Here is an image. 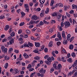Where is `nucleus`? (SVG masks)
<instances>
[{"label": "nucleus", "instance_id": "0e129e2a", "mask_svg": "<svg viewBox=\"0 0 77 77\" xmlns=\"http://www.w3.org/2000/svg\"><path fill=\"white\" fill-rule=\"evenodd\" d=\"M6 41H7V39L6 38L4 39L2 41V42H6Z\"/></svg>", "mask_w": 77, "mask_h": 77}, {"label": "nucleus", "instance_id": "37998d69", "mask_svg": "<svg viewBox=\"0 0 77 77\" xmlns=\"http://www.w3.org/2000/svg\"><path fill=\"white\" fill-rule=\"evenodd\" d=\"M58 28L60 31H62L63 30V29L61 26H59Z\"/></svg>", "mask_w": 77, "mask_h": 77}, {"label": "nucleus", "instance_id": "1a4fd4ad", "mask_svg": "<svg viewBox=\"0 0 77 77\" xmlns=\"http://www.w3.org/2000/svg\"><path fill=\"white\" fill-rule=\"evenodd\" d=\"M62 37L63 38H65V32L64 31L62 32Z\"/></svg>", "mask_w": 77, "mask_h": 77}, {"label": "nucleus", "instance_id": "4be33fe9", "mask_svg": "<svg viewBox=\"0 0 77 77\" xmlns=\"http://www.w3.org/2000/svg\"><path fill=\"white\" fill-rule=\"evenodd\" d=\"M68 43V42H67V40H64L63 41V43L64 45H66V44H67Z\"/></svg>", "mask_w": 77, "mask_h": 77}, {"label": "nucleus", "instance_id": "a878e982", "mask_svg": "<svg viewBox=\"0 0 77 77\" xmlns=\"http://www.w3.org/2000/svg\"><path fill=\"white\" fill-rule=\"evenodd\" d=\"M8 67V63H7L5 64V66H4V68H5V69H7Z\"/></svg>", "mask_w": 77, "mask_h": 77}, {"label": "nucleus", "instance_id": "bb28decb", "mask_svg": "<svg viewBox=\"0 0 77 77\" xmlns=\"http://www.w3.org/2000/svg\"><path fill=\"white\" fill-rule=\"evenodd\" d=\"M62 14H59L57 16V19H60V17H62Z\"/></svg>", "mask_w": 77, "mask_h": 77}, {"label": "nucleus", "instance_id": "774afa93", "mask_svg": "<svg viewBox=\"0 0 77 77\" xmlns=\"http://www.w3.org/2000/svg\"><path fill=\"white\" fill-rule=\"evenodd\" d=\"M74 76L77 77V72H75L74 73Z\"/></svg>", "mask_w": 77, "mask_h": 77}, {"label": "nucleus", "instance_id": "e433bc0d", "mask_svg": "<svg viewBox=\"0 0 77 77\" xmlns=\"http://www.w3.org/2000/svg\"><path fill=\"white\" fill-rule=\"evenodd\" d=\"M26 33H27V34H30V31L28 29H26Z\"/></svg>", "mask_w": 77, "mask_h": 77}, {"label": "nucleus", "instance_id": "7ed1b4c3", "mask_svg": "<svg viewBox=\"0 0 77 77\" xmlns=\"http://www.w3.org/2000/svg\"><path fill=\"white\" fill-rule=\"evenodd\" d=\"M39 18L38 17L35 15H33L32 17V20H33L34 21H36L37 20H38Z\"/></svg>", "mask_w": 77, "mask_h": 77}, {"label": "nucleus", "instance_id": "72a5a7b5", "mask_svg": "<svg viewBox=\"0 0 77 77\" xmlns=\"http://www.w3.org/2000/svg\"><path fill=\"white\" fill-rule=\"evenodd\" d=\"M12 51H13V48H9L8 52L9 53H11Z\"/></svg>", "mask_w": 77, "mask_h": 77}, {"label": "nucleus", "instance_id": "f704fd0d", "mask_svg": "<svg viewBox=\"0 0 77 77\" xmlns=\"http://www.w3.org/2000/svg\"><path fill=\"white\" fill-rule=\"evenodd\" d=\"M54 71V68H53V67H52L50 69V72H53V71Z\"/></svg>", "mask_w": 77, "mask_h": 77}, {"label": "nucleus", "instance_id": "2eb2a0df", "mask_svg": "<svg viewBox=\"0 0 77 77\" xmlns=\"http://www.w3.org/2000/svg\"><path fill=\"white\" fill-rule=\"evenodd\" d=\"M9 26L8 25H6L5 26V27L4 29L5 30H8V29H9Z\"/></svg>", "mask_w": 77, "mask_h": 77}, {"label": "nucleus", "instance_id": "473e14b6", "mask_svg": "<svg viewBox=\"0 0 77 77\" xmlns=\"http://www.w3.org/2000/svg\"><path fill=\"white\" fill-rule=\"evenodd\" d=\"M71 56L73 57H75V54L74 52H73L72 53Z\"/></svg>", "mask_w": 77, "mask_h": 77}, {"label": "nucleus", "instance_id": "cd10ccee", "mask_svg": "<svg viewBox=\"0 0 77 77\" xmlns=\"http://www.w3.org/2000/svg\"><path fill=\"white\" fill-rule=\"evenodd\" d=\"M21 14L22 18L24 17L26 15V14H25L24 12H21Z\"/></svg>", "mask_w": 77, "mask_h": 77}, {"label": "nucleus", "instance_id": "4c0bfd02", "mask_svg": "<svg viewBox=\"0 0 77 77\" xmlns=\"http://www.w3.org/2000/svg\"><path fill=\"white\" fill-rule=\"evenodd\" d=\"M74 37H72L70 39H69L70 42H72V41H73V39H74Z\"/></svg>", "mask_w": 77, "mask_h": 77}, {"label": "nucleus", "instance_id": "a18cd8bd", "mask_svg": "<svg viewBox=\"0 0 77 77\" xmlns=\"http://www.w3.org/2000/svg\"><path fill=\"white\" fill-rule=\"evenodd\" d=\"M28 4H24V7L25 8H28L29 7H28Z\"/></svg>", "mask_w": 77, "mask_h": 77}, {"label": "nucleus", "instance_id": "b1692460", "mask_svg": "<svg viewBox=\"0 0 77 77\" xmlns=\"http://www.w3.org/2000/svg\"><path fill=\"white\" fill-rule=\"evenodd\" d=\"M74 48V46H73V45H70L69 46V49L70 50H72L73 48Z\"/></svg>", "mask_w": 77, "mask_h": 77}, {"label": "nucleus", "instance_id": "393cba45", "mask_svg": "<svg viewBox=\"0 0 77 77\" xmlns=\"http://www.w3.org/2000/svg\"><path fill=\"white\" fill-rule=\"evenodd\" d=\"M35 23V21L31 20L30 21L29 23V24H28V25H30V24H33Z\"/></svg>", "mask_w": 77, "mask_h": 77}, {"label": "nucleus", "instance_id": "f03ea898", "mask_svg": "<svg viewBox=\"0 0 77 77\" xmlns=\"http://www.w3.org/2000/svg\"><path fill=\"white\" fill-rule=\"evenodd\" d=\"M64 25L65 26V27H66V28H68V27H70L71 26V24L69 21H66L64 22Z\"/></svg>", "mask_w": 77, "mask_h": 77}, {"label": "nucleus", "instance_id": "603ef678", "mask_svg": "<svg viewBox=\"0 0 77 77\" xmlns=\"http://www.w3.org/2000/svg\"><path fill=\"white\" fill-rule=\"evenodd\" d=\"M7 39H8V40H11L12 38V37L11 36H9L8 37Z\"/></svg>", "mask_w": 77, "mask_h": 77}, {"label": "nucleus", "instance_id": "09e8293b", "mask_svg": "<svg viewBox=\"0 0 77 77\" xmlns=\"http://www.w3.org/2000/svg\"><path fill=\"white\" fill-rule=\"evenodd\" d=\"M59 7H63V4L60 3L58 4Z\"/></svg>", "mask_w": 77, "mask_h": 77}, {"label": "nucleus", "instance_id": "5701e85b", "mask_svg": "<svg viewBox=\"0 0 77 77\" xmlns=\"http://www.w3.org/2000/svg\"><path fill=\"white\" fill-rule=\"evenodd\" d=\"M67 61L69 62L70 63H72V58H70L67 60Z\"/></svg>", "mask_w": 77, "mask_h": 77}, {"label": "nucleus", "instance_id": "f257e3e1", "mask_svg": "<svg viewBox=\"0 0 77 77\" xmlns=\"http://www.w3.org/2000/svg\"><path fill=\"white\" fill-rule=\"evenodd\" d=\"M48 61L46 60L45 61V63L47 64L48 65H50L51 64V57H49L47 59Z\"/></svg>", "mask_w": 77, "mask_h": 77}, {"label": "nucleus", "instance_id": "5fc2aeb1", "mask_svg": "<svg viewBox=\"0 0 77 77\" xmlns=\"http://www.w3.org/2000/svg\"><path fill=\"white\" fill-rule=\"evenodd\" d=\"M24 47H29V45H27V44H25L24 45Z\"/></svg>", "mask_w": 77, "mask_h": 77}, {"label": "nucleus", "instance_id": "4d7b16f0", "mask_svg": "<svg viewBox=\"0 0 77 77\" xmlns=\"http://www.w3.org/2000/svg\"><path fill=\"white\" fill-rule=\"evenodd\" d=\"M36 11H37V12H39L40 11H41V8H38L36 9Z\"/></svg>", "mask_w": 77, "mask_h": 77}, {"label": "nucleus", "instance_id": "4468645a", "mask_svg": "<svg viewBox=\"0 0 77 77\" xmlns=\"http://www.w3.org/2000/svg\"><path fill=\"white\" fill-rule=\"evenodd\" d=\"M13 71L15 74H17V73H18V72H19L18 70V69H14L13 70Z\"/></svg>", "mask_w": 77, "mask_h": 77}, {"label": "nucleus", "instance_id": "c756f323", "mask_svg": "<svg viewBox=\"0 0 77 77\" xmlns=\"http://www.w3.org/2000/svg\"><path fill=\"white\" fill-rule=\"evenodd\" d=\"M40 2L41 4H44L45 2V0H40Z\"/></svg>", "mask_w": 77, "mask_h": 77}, {"label": "nucleus", "instance_id": "de8ad7c7", "mask_svg": "<svg viewBox=\"0 0 77 77\" xmlns=\"http://www.w3.org/2000/svg\"><path fill=\"white\" fill-rule=\"evenodd\" d=\"M50 32L51 33H52L53 32V28H51L49 29V30Z\"/></svg>", "mask_w": 77, "mask_h": 77}, {"label": "nucleus", "instance_id": "a19ab883", "mask_svg": "<svg viewBox=\"0 0 77 77\" xmlns=\"http://www.w3.org/2000/svg\"><path fill=\"white\" fill-rule=\"evenodd\" d=\"M34 26L33 25H31L29 26V29H32Z\"/></svg>", "mask_w": 77, "mask_h": 77}, {"label": "nucleus", "instance_id": "dca6fc26", "mask_svg": "<svg viewBox=\"0 0 77 77\" xmlns=\"http://www.w3.org/2000/svg\"><path fill=\"white\" fill-rule=\"evenodd\" d=\"M61 60L63 62H65L66 60V58L65 57H62Z\"/></svg>", "mask_w": 77, "mask_h": 77}, {"label": "nucleus", "instance_id": "6ab92c4d", "mask_svg": "<svg viewBox=\"0 0 77 77\" xmlns=\"http://www.w3.org/2000/svg\"><path fill=\"white\" fill-rule=\"evenodd\" d=\"M70 38H71V35H70L69 34H68L67 36V41H69V39Z\"/></svg>", "mask_w": 77, "mask_h": 77}, {"label": "nucleus", "instance_id": "ddd939ff", "mask_svg": "<svg viewBox=\"0 0 77 77\" xmlns=\"http://www.w3.org/2000/svg\"><path fill=\"white\" fill-rule=\"evenodd\" d=\"M34 59L35 60H40V59H41V58L39 56H36L34 57Z\"/></svg>", "mask_w": 77, "mask_h": 77}, {"label": "nucleus", "instance_id": "9d476101", "mask_svg": "<svg viewBox=\"0 0 77 77\" xmlns=\"http://www.w3.org/2000/svg\"><path fill=\"white\" fill-rule=\"evenodd\" d=\"M62 68V65L61 64H59L57 66V69H61Z\"/></svg>", "mask_w": 77, "mask_h": 77}, {"label": "nucleus", "instance_id": "052dcab7", "mask_svg": "<svg viewBox=\"0 0 77 77\" xmlns=\"http://www.w3.org/2000/svg\"><path fill=\"white\" fill-rule=\"evenodd\" d=\"M37 29V27H35L34 28H33L32 30V32H35L36 30Z\"/></svg>", "mask_w": 77, "mask_h": 77}, {"label": "nucleus", "instance_id": "c03bdc74", "mask_svg": "<svg viewBox=\"0 0 77 77\" xmlns=\"http://www.w3.org/2000/svg\"><path fill=\"white\" fill-rule=\"evenodd\" d=\"M57 13H54L53 14L52 16V17H54V16H57Z\"/></svg>", "mask_w": 77, "mask_h": 77}, {"label": "nucleus", "instance_id": "6e6d98bb", "mask_svg": "<svg viewBox=\"0 0 77 77\" xmlns=\"http://www.w3.org/2000/svg\"><path fill=\"white\" fill-rule=\"evenodd\" d=\"M4 18H5V16H0V19H3Z\"/></svg>", "mask_w": 77, "mask_h": 77}, {"label": "nucleus", "instance_id": "39448f33", "mask_svg": "<svg viewBox=\"0 0 77 77\" xmlns=\"http://www.w3.org/2000/svg\"><path fill=\"white\" fill-rule=\"evenodd\" d=\"M45 71L46 70H44L43 68H42L39 71V72L40 73H42V74H45Z\"/></svg>", "mask_w": 77, "mask_h": 77}, {"label": "nucleus", "instance_id": "58836bf2", "mask_svg": "<svg viewBox=\"0 0 77 77\" xmlns=\"http://www.w3.org/2000/svg\"><path fill=\"white\" fill-rule=\"evenodd\" d=\"M10 35L12 37L14 36H15V32H13L11 33V34Z\"/></svg>", "mask_w": 77, "mask_h": 77}, {"label": "nucleus", "instance_id": "bf43d9fd", "mask_svg": "<svg viewBox=\"0 0 77 77\" xmlns=\"http://www.w3.org/2000/svg\"><path fill=\"white\" fill-rule=\"evenodd\" d=\"M62 53H66V51L64 49V48H63L62 49Z\"/></svg>", "mask_w": 77, "mask_h": 77}, {"label": "nucleus", "instance_id": "c85d7f7f", "mask_svg": "<svg viewBox=\"0 0 77 77\" xmlns=\"http://www.w3.org/2000/svg\"><path fill=\"white\" fill-rule=\"evenodd\" d=\"M43 22L45 24H49V22H47L45 20H43Z\"/></svg>", "mask_w": 77, "mask_h": 77}, {"label": "nucleus", "instance_id": "aec40b11", "mask_svg": "<svg viewBox=\"0 0 77 77\" xmlns=\"http://www.w3.org/2000/svg\"><path fill=\"white\" fill-rule=\"evenodd\" d=\"M5 54H6L8 53V49L6 48H5V49L3 51Z\"/></svg>", "mask_w": 77, "mask_h": 77}, {"label": "nucleus", "instance_id": "3c124183", "mask_svg": "<svg viewBox=\"0 0 77 77\" xmlns=\"http://www.w3.org/2000/svg\"><path fill=\"white\" fill-rule=\"evenodd\" d=\"M72 22L73 25L74 24H75V23H76V21H75V20L74 19H73Z\"/></svg>", "mask_w": 77, "mask_h": 77}, {"label": "nucleus", "instance_id": "412c9836", "mask_svg": "<svg viewBox=\"0 0 77 77\" xmlns=\"http://www.w3.org/2000/svg\"><path fill=\"white\" fill-rule=\"evenodd\" d=\"M72 9H75V8H77V6L73 4L72 5Z\"/></svg>", "mask_w": 77, "mask_h": 77}, {"label": "nucleus", "instance_id": "7c9ffc66", "mask_svg": "<svg viewBox=\"0 0 77 77\" xmlns=\"http://www.w3.org/2000/svg\"><path fill=\"white\" fill-rule=\"evenodd\" d=\"M28 45H29L30 47H33V44L32 43H30V42H29L28 43Z\"/></svg>", "mask_w": 77, "mask_h": 77}, {"label": "nucleus", "instance_id": "0eeeda50", "mask_svg": "<svg viewBox=\"0 0 77 77\" xmlns=\"http://www.w3.org/2000/svg\"><path fill=\"white\" fill-rule=\"evenodd\" d=\"M57 37H58V38L60 40H61L62 39V38H61V35H60V32H58L57 34Z\"/></svg>", "mask_w": 77, "mask_h": 77}, {"label": "nucleus", "instance_id": "8fccbe9b", "mask_svg": "<svg viewBox=\"0 0 77 77\" xmlns=\"http://www.w3.org/2000/svg\"><path fill=\"white\" fill-rule=\"evenodd\" d=\"M8 32L9 33H12V32H13V30H12V29L11 28L10 29Z\"/></svg>", "mask_w": 77, "mask_h": 77}, {"label": "nucleus", "instance_id": "864d4df0", "mask_svg": "<svg viewBox=\"0 0 77 77\" xmlns=\"http://www.w3.org/2000/svg\"><path fill=\"white\" fill-rule=\"evenodd\" d=\"M33 70H34V69H33V68H31L29 69V71H33Z\"/></svg>", "mask_w": 77, "mask_h": 77}, {"label": "nucleus", "instance_id": "f3484780", "mask_svg": "<svg viewBox=\"0 0 77 77\" xmlns=\"http://www.w3.org/2000/svg\"><path fill=\"white\" fill-rule=\"evenodd\" d=\"M57 65H56V63H54L53 64V67L55 69H57Z\"/></svg>", "mask_w": 77, "mask_h": 77}, {"label": "nucleus", "instance_id": "6e6552de", "mask_svg": "<svg viewBox=\"0 0 77 77\" xmlns=\"http://www.w3.org/2000/svg\"><path fill=\"white\" fill-rule=\"evenodd\" d=\"M35 45L36 47H40V43L39 42H35Z\"/></svg>", "mask_w": 77, "mask_h": 77}, {"label": "nucleus", "instance_id": "e2e57ef3", "mask_svg": "<svg viewBox=\"0 0 77 77\" xmlns=\"http://www.w3.org/2000/svg\"><path fill=\"white\" fill-rule=\"evenodd\" d=\"M35 72H33L32 73V74L30 75V77H32L34 75H35Z\"/></svg>", "mask_w": 77, "mask_h": 77}, {"label": "nucleus", "instance_id": "680f3d73", "mask_svg": "<svg viewBox=\"0 0 77 77\" xmlns=\"http://www.w3.org/2000/svg\"><path fill=\"white\" fill-rule=\"evenodd\" d=\"M61 27H63L64 26V23H63V22H62L61 23Z\"/></svg>", "mask_w": 77, "mask_h": 77}, {"label": "nucleus", "instance_id": "f8f14e48", "mask_svg": "<svg viewBox=\"0 0 77 77\" xmlns=\"http://www.w3.org/2000/svg\"><path fill=\"white\" fill-rule=\"evenodd\" d=\"M9 42L10 43V45H12L13 43H14V39L12 38L10 41H9Z\"/></svg>", "mask_w": 77, "mask_h": 77}, {"label": "nucleus", "instance_id": "a211bd4d", "mask_svg": "<svg viewBox=\"0 0 77 77\" xmlns=\"http://www.w3.org/2000/svg\"><path fill=\"white\" fill-rule=\"evenodd\" d=\"M33 52L35 53H39V50L38 49L34 50H33Z\"/></svg>", "mask_w": 77, "mask_h": 77}, {"label": "nucleus", "instance_id": "69168bd1", "mask_svg": "<svg viewBox=\"0 0 77 77\" xmlns=\"http://www.w3.org/2000/svg\"><path fill=\"white\" fill-rule=\"evenodd\" d=\"M51 23H56V21L54 20H52L51 21Z\"/></svg>", "mask_w": 77, "mask_h": 77}, {"label": "nucleus", "instance_id": "c9c22d12", "mask_svg": "<svg viewBox=\"0 0 77 77\" xmlns=\"http://www.w3.org/2000/svg\"><path fill=\"white\" fill-rule=\"evenodd\" d=\"M49 12V8H47L46 9V10L45 11V14H48Z\"/></svg>", "mask_w": 77, "mask_h": 77}, {"label": "nucleus", "instance_id": "ea45409f", "mask_svg": "<svg viewBox=\"0 0 77 77\" xmlns=\"http://www.w3.org/2000/svg\"><path fill=\"white\" fill-rule=\"evenodd\" d=\"M23 32V31L21 29H20L18 30V33L19 34H21Z\"/></svg>", "mask_w": 77, "mask_h": 77}, {"label": "nucleus", "instance_id": "338daca9", "mask_svg": "<svg viewBox=\"0 0 77 77\" xmlns=\"http://www.w3.org/2000/svg\"><path fill=\"white\" fill-rule=\"evenodd\" d=\"M69 13L70 14H74V10H71L69 12Z\"/></svg>", "mask_w": 77, "mask_h": 77}, {"label": "nucleus", "instance_id": "49530a36", "mask_svg": "<svg viewBox=\"0 0 77 77\" xmlns=\"http://www.w3.org/2000/svg\"><path fill=\"white\" fill-rule=\"evenodd\" d=\"M64 8L65 11H66L67 9H68V8H69V7H66V6H64Z\"/></svg>", "mask_w": 77, "mask_h": 77}, {"label": "nucleus", "instance_id": "2f4dec72", "mask_svg": "<svg viewBox=\"0 0 77 77\" xmlns=\"http://www.w3.org/2000/svg\"><path fill=\"white\" fill-rule=\"evenodd\" d=\"M1 49L2 50V52H3V51L5 49V47L4 46H2L1 47Z\"/></svg>", "mask_w": 77, "mask_h": 77}, {"label": "nucleus", "instance_id": "13d9d810", "mask_svg": "<svg viewBox=\"0 0 77 77\" xmlns=\"http://www.w3.org/2000/svg\"><path fill=\"white\" fill-rule=\"evenodd\" d=\"M24 24V22H22L20 24V26H22Z\"/></svg>", "mask_w": 77, "mask_h": 77}, {"label": "nucleus", "instance_id": "79ce46f5", "mask_svg": "<svg viewBox=\"0 0 77 77\" xmlns=\"http://www.w3.org/2000/svg\"><path fill=\"white\" fill-rule=\"evenodd\" d=\"M57 45L58 46L60 45H61V42H58L57 43Z\"/></svg>", "mask_w": 77, "mask_h": 77}, {"label": "nucleus", "instance_id": "9b49d317", "mask_svg": "<svg viewBox=\"0 0 77 77\" xmlns=\"http://www.w3.org/2000/svg\"><path fill=\"white\" fill-rule=\"evenodd\" d=\"M53 42L51 41L48 44V47H51L53 46Z\"/></svg>", "mask_w": 77, "mask_h": 77}, {"label": "nucleus", "instance_id": "423d86ee", "mask_svg": "<svg viewBox=\"0 0 77 77\" xmlns=\"http://www.w3.org/2000/svg\"><path fill=\"white\" fill-rule=\"evenodd\" d=\"M23 56L24 57V58L25 59H28L29 57V56L26 54V53H24L23 54Z\"/></svg>", "mask_w": 77, "mask_h": 77}, {"label": "nucleus", "instance_id": "20e7f679", "mask_svg": "<svg viewBox=\"0 0 77 77\" xmlns=\"http://www.w3.org/2000/svg\"><path fill=\"white\" fill-rule=\"evenodd\" d=\"M55 54H58L59 53V52L57 51H53L52 52V54L53 55V56H54V57H56V55H55Z\"/></svg>", "mask_w": 77, "mask_h": 77}]
</instances>
